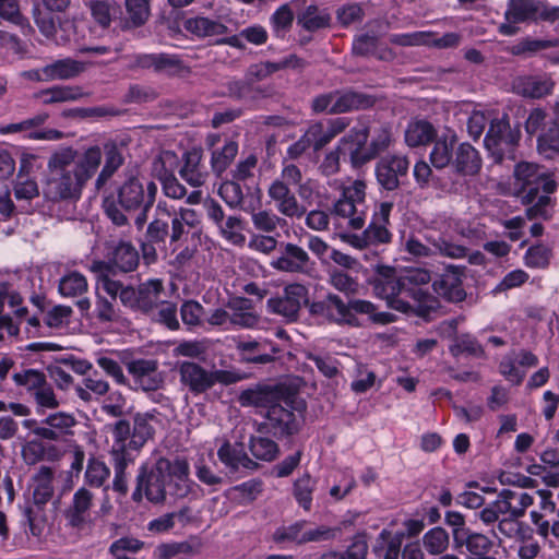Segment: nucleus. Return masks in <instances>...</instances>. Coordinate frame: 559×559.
Masks as SVG:
<instances>
[{
  "instance_id": "f257e3e1",
  "label": "nucleus",
  "mask_w": 559,
  "mask_h": 559,
  "mask_svg": "<svg viewBox=\"0 0 559 559\" xmlns=\"http://www.w3.org/2000/svg\"><path fill=\"white\" fill-rule=\"evenodd\" d=\"M156 194L157 186L154 181L131 171L126 175L123 182L118 188V204L112 199H106L104 210L117 226L128 223L122 210L139 212L134 223L138 229H142L147 221V213L155 203Z\"/></svg>"
},
{
  "instance_id": "f03ea898",
  "label": "nucleus",
  "mask_w": 559,
  "mask_h": 559,
  "mask_svg": "<svg viewBox=\"0 0 559 559\" xmlns=\"http://www.w3.org/2000/svg\"><path fill=\"white\" fill-rule=\"evenodd\" d=\"M309 312L321 321L349 326L360 325L357 313L369 316L371 321L378 324H388L396 320L393 313L377 312L371 301L357 298L345 301L333 293L309 304Z\"/></svg>"
},
{
  "instance_id": "7ed1b4c3",
  "label": "nucleus",
  "mask_w": 559,
  "mask_h": 559,
  "mask_svg": "<svg viewBox=\"0 0 559 559\" xmlns=\"http://www.w3.org/2000/svg\"><path fill=\"white\" fill-rule=\"evenodd\" d=\"M368 132L366 128L352 129L347 136L344 138V145L349 142V158L354 166H361L373 159L380 153L386 151L392 142L393 135L389 127H380L374 130L369 146H366Z\"/></svg>"
},
{
  "instance_id": "20e7f679",
  "label": "nucleus",
  "mask_w": 559,
  "mask_h": 559,
  "mask_svg": "<svg viewBox=\"0 0 559 559\" xmlns=\"http://www.w3.org/2000/svg\"><path fill=\"white\" fill-rule=\"evenodd\" d=\"M376 296L385 299L389 308L407 313L414 309L403 297L406 287L403 276H397L395 269L386 265H377L374 277L371 281Z\"/></svg>"
},
{
  "instance_id": "39448f33",
  "label": "nucleus",
  "mask_w": 559,
  "mask_h": 559,
  "mask_svg": "<svg viewBox=\"0 0 559 559\" xmlns=\"http://www.w3.org/2000/svg\"><path fill=\"white\" fill-rule=\"evenodd\" d=\"M365 198V182L354 181L350 186L344 188L342 198L334 204L333 214L346 219L347 226L352 229H361L367 215Z\"/></svg>"
},
{
  "instance_id": "423d86ee",
  "label": "nucleus",
  "mask_w": 559,
  "mask_h": 559,
  "mask_svg": "<svg viewBox=\"0 0 559 559\" xmlns=\"http://www.w3.org/2000/svg\"><path fill=\"white\" fill-rule=\"evenodd\" d=\"M514 176L516 185L520 187L519 197L523 204L533 203L540 189L549 194L557 187L555 180L535 164L519 163L515 166Z\"/></svg>"
},
{
  "instance_id": "0eeeda50",
  "label": "nucleus",
  "mask_w": 559,
  "mask_h": 559,
  "mask_svg": "<svg viewBox=\"0 0 559 559\" xmlns=\"http://www.w3.org/2000/svg\"><path fill=\"white\" fill-rule=\"evenodd\" d=\"M170 467V460L160 457L156 461L154 467L146 474L145 467L141 468L136 477V488L132 493V499L136 502L142 500V490L145 497L153 503H160L167 495V480Z\"/></svg>"
},
{
  "instance_id": "6e6552de",
  "label": "nucleus",
  "mask_w": 559,
  "mask_h": 559,
  "mask_svg": "<svg viewBox=\"0 0 559 559\" xmlns=\"http://www.w3.org/2000/svg\"><path fill=\"white\" fill-rule=\"evenodd\" d=\"M44 195L51 201H60L70 197L69 148L57 152L49 158Z\"/></svg>"
},
{
  "instance_id": "1a4fd4ad",
  "label": "nucleus",
  "mask_w": 559,
  "mask_h": 559,
  "mask_svg": "<svg viewBox=\"0 0 559 559\" xmlns=\"http://www.w3.org/2000/svg\"><path fill=\"white\" fill-rule=\"evenodd\" d=\"M276 403L266 412V425L276 437L292 436L299 431L302 423L304 403L284 401Z\"/></svg>"
},
{
  "instance_id": "9d476101",
  "label": "nucleus",
  "mask_w": 559,
  "mask_h": 559,
  "mask_svg": "<svg viewBox=\"0 0 559 559\" xmlns=\"http://www.w3.org/2000/svg\"><path fill=\"white\" fill-rule=\"evenodd\" d=\"M518 141L519 133L511 130L507 119L501 118L491 121L484 142L496 162H502L506 157L514 159L513 152Z\"/></svg>"
},
{
  "instance_id": "9b49d317",
  "label": "nucleus",
  "mask_w": 559,
  "mask_h": 559,
  "mask_svg": "<svg viewBox=\"0 0 559 559\" xmlns=\"http://www.w3.org/2000/svg\"><path fill=\"white\" fill-rule=\"evenodd\" d=\"M308 288L300 283H292L284 287L283 295L272 297L266 307L270 312L282 316L289 321L298 318L304 304L308 302Z\"/></svg>"
},
{
  "instance_id": "f8f14e48",
  "label": "nucleus",
  "mask_w": 559,
  "mask_h": 559,
  "mask_svg": "<svg viewBox=\"0 0 559 559\" xmlns=\"http://www.w3.org/2000/svg\"><path fill=\"white\" fill-rule=\"evenodd\" d=\"M504 16L509 23H523L538 19L556 21L559 19V7L548 8L536 0H509Z\"/></svg>"
},
{
  "instance_id": "ddd939ff",
  "label": "nucleus",
  "mask_w": 559,
  "mask_h": 559,
  "mask_svg": "<svg viewBox=\"0 0 559 559\" xmlns=\"http://www.w3.org/2000/svg\"><path fill=\"white\" fill-rule=\"evenodd\" d=\"M313 264L308 252L292 242L282 243L281 255L270 263L276 271L296 274H309Z\"/></svg>"
},
{
  "instance_id": "4468645a",
  "label": "nucleus",
  "mask_w": 559,
  "mask_h": 559,
  "mask_svg": "<svg viewBox=\"0 0 559 559\" xmlns=\"http://www.w3.org/2000/svg\"><path fill=\"white\" fill-rule=\"evenodd\" d=\"M409 160L404 155H386L376 165V177L379 185L392 191L399 188L400 178L407 175Z\"/></svg>"
},
{
  "instance_id": "2eb2a0df",
  "label": "nucleus",
  "mask_w": 559,
  "mask_h": 559,
  "mask_svg": "<svg viewBox=\"0 0 559 559\" xmlns=\"http://www.w3.org/2000/svg\"><path fill=\"white\" fill-rule=\"evenodd\" d=\"M267 197L283 217L301 218L306 215V207L283 181H272L267 189Z\"/></svg>"
},
{
  "instance_id": "dca6fc26",
  "label": "nucleus",
  "mask_w": 559,
  "mask_h": 559,
  "mask_svg": "<svg viewBox=\"0 0 559 559\" xmlns=\"http://www.w3.org/2000/svg\"><path fill=\"white\" fill-rule=\"evenodd\" d=\"M389 40L391 44L402 47L435 46L438 48H452L459 46L461 35L457 33H447L439 38H435L431 32H413L393 34Z\"/></svg>"
},
{
  "instance_id": "f3484780",
  "label": "nucleus",
  "mask_w": 559,
  "mask_h": 559,
  "mask_svg": "<svg viewBox=\"0 0 559 559\" xmlns=\"http://www.w3.org/2000/svg\"><path fill=\"white\" fill-rule=\"evenodd\" d=\"M127 370L134 384L143 391H156L164 384V376L154 359H136L127 362Z\"/></svg>"
},
{
  "instance_id": "a211bd4d",
  "label": "nucleus",
  "mask_w": 559,
  "mask_h": 559,
  "mask_svg": "<svg viewBox=\"0 0 559 559\" xmlns=\"http://www.w3.org/2000/svg\"><path fill=\"white\" fill-rule=\"evenodd\" d=\"M180 383L192 394L199 395L213 386L212 371L193 361H180L177 365Z\"/></svg>"
},
{
  "instance_id": "6ab92c4d",
  "label": "nucleus",
  "mask_w": 559,
  "mask_h": 559,
  "mask_svg": "<svg viewBox=\"0 0 559 559\" xmlns=\"http://www.w3.org/2000/svg\"><path fill=\"white\" fill-rule=\"evenodd\" d=\"M463 274L464 267L449 265L439 280L433 282L435 292L449 301H462L465 298Z\"/></svg>"
},
{
  "instance_id": "aec40b11",
  "label": "nucleus",
  "mask_w": 559,
  "mask_h": 559,
  "mask_svg": "<svg viewBox=\"0 0 559 559\" xmlns=\"http://www.w3.org/2000/svg\"><path fill=\"white\" fill-rule=\"evenodd\" d=\"M10 313L22 319L27 314V309L22 306V297L15 292H0V330L10 336L19 334V326L10 317Z\"/></svg>"
},
{
  "instance_id": "412c9836",
  "label": "nucleus",
  "mask_w": 559,
  "mask_h": 559,
  "mask_svg": "<svg viewBox=\"0 0 559 559\" xmlns=\"http://www.w3.org/2000/svg\"><path fill=\"white\" fill-rule=\"evenodd\" d=\"M233 330L255 329L261 317L257 312L253 301L246 297H234L228 300Z\"/></svg>"
},
{
  "instance_id": "4be33fe9",
  "label": "nucleus",
  "mask_w": 559,
  "mask_h": 559,
  "mask_svg": "<svg viewBox=\"0 0 559 559\" xmlns=\"http://www.w3.org/2000/svg\"><path fill=\"white\" fill-rule=\"evenodd\" d=\"M189 474L190 468L187 460L177 457L170 461L167 493L175 498H186L192 491L193 486Z\"/></svg>"
},
{
  "instance_id": "5701e85b",
  "label": "nucleus",
  "mask_w": 559,
  "mask_h": 559,
  "mask_svg": "<svg viewBox=\"0 0 559 559\" xmlns=\"http://www.w3.org/2000/svg\"><path fill=\"white\" fill-rule=\"evenodd\" d=\"M107 250L109 265L123 273L132 272L139 264V252L131 242H112Z\"/></svg>"
},
{
  "instance_id": "b1692460",
  "label": "nucleus",
  "mask_w": 559,
  "mask_h": 559,
  "mask_svg": "<svg viewBox=\"0 0 559 559\" xmlns=\"http://www.w3.org/2000/svg\"><path fill=\"white\" fill-rule=\"evenodd\" d=\"M75 167L73 170L76 183L82 187L87 180H90L102 162V151L97 145L90 146L82 153L76 152L72 156Z\"/></svg>"
},
{
  "instance_id": "393cba45",
  "label": "nucleus",
  "mask_w": 559,
  "mask_h": 559,
  "mask_svg": "<svg viewBox=\"0 0 559 559\" xmlns=\"http://www.w3.org/2000/svg\"><path fill=\"white\" fill-rule=\"evenodd\" d=\"M453 540L456 548H466L467 559H491L489 552L492 548V542L481 533L467 531L463 536L455 531L453 532Z\"/></svg>"
},
{
  "instance_id": "a878e982",
  "label": "nucleus",
  "mask_w": 559,
  "mask_h": 559,
  "mask_svg": "<svg viewBox=\"0 0 559 559\" xmlns=\"http://www.w3.org/2000/svg\"><path fill=\"white\" fill-rule=\"evenodd\" d=\"M219 461L230 471L237 472L241 468L253 471L258 464L245 452L242 445L231 444L225 441L217 451Z\"/></svg>"
},
{
  "instance_id": "bb28decb",
  "label": "nucleus",
  "mask_w": 559,
  "mask_h": 559,
  "mask_svg": "<svg viewBox=\"0 0 559 559\" xmlns=\"http://www.w3.org/2000/svg\"><path fill=\"white\" fill-rule=\"evenodd\" d=\"M183 166L180 169L181 178L192 187H201L207 178V171L202 165V152L191 150L185 154Z\"/></svg>"
},
{
  "instance_id": "cd10ccee",
  "label": "nucleus",
  "mask_w": 559,
  "mask_h": 559,
  "mask_svg": "<svg viewBox=\"0 0 559 559\" xmlns=\"http://www.w3.org/2000/svg\"><path fill=\"white\" fill-rule=\"evenodd\" d=\"M404 138L409 147L426 146L437 138V130L428 120L413 119L405 129Z\"/></svg>"
},
{
  "instance_id": "c85d7f7f",
  "label": "nucleus",
  "mask_w": 559,
  "mask_h": 559,
  "mask_svg": "<svg viewBox=\"0 0 559 559\" xmlns=\"http://www.w3.org/2000/svg\"><path fill=\"white\" fill-rule=\"evenodd\" d=\"M277 392L271 386L257 385L254 388L242 391L238 397V401L241 406L265 408L267 412L270 407L277 403Z\"/></svg>"
},
{
  "instance_id": "c756f323",
  "label": "nucleus",
  "mask_w": 559,
  "mask_h": 559,
  "mask_svg": "<svg viewBox=\"0 0 559 559\" xmlns=\"http://www.w3.org/2000/svg\"><path fill=\"white\" fill-rule=\"evenodd\" d=\"M452 165L457 174L474 176L481 168V159L478 152L469 143H461L455 151Z\"/></svg>"
},
{
  "instance_id": "7c9ffc66",
  "label": "nucleus",
  "mask_w": 559,
  "mask_h": 559,
  "mask_svg": "<svg viewBox=\"0 0 559 559\" xmlns=\"http://www.w3.org/2000/svg\"><path fill=\"white\" fill-rule=\"evenodd\" d=\"M183 28L198 38L224 35L228 31L222 22L201 15L186 19Z\"/></svg>"
},
{
  "instance_id": "2f4dec72",
  "label": "nucleus",
  "mask_w": 559,
  "mask_h": 559,
  "mask_svg": "<svg viewBox=\"0 0 559 559\" xmlns=\"http://www.w3.org/2000/svg\"><path fill=\"white\" fill-rule=\"evenodd\" d=\"M165 295L163 281L152 278L141 283L138 287L136 296L139 298V310L142 312H150L157 308L163 302L162 298Z\"/></svg>"
},
{
  "instance_id": "473e14b6",
  "label": "nucleus",
  "mask_w": 559,
  "mask_h": 559,
  "mask_svg": "<svg viewBox=\"0 0 559 559\" xmlns=\"http://www.w3.org/2000/svg\"><path fill=\"white\" fill-rule=\"evenodd\" d=\"M242 211L251 214L252 225L260 233L272 234L278 228L287 226L286 219L271 210H257L251 204L250 206H242Z\"/></svg>"
},
{
  "instance_id": "72a5a7b5",
  "label": "nucleus",
  "mask_w": 559,
  "mask_h": 559,
  "mask_svg": "<svg viewBox=\"0 0 559 559\" xmlns=\"http://www.w3.org/2000/svg\"><path fill=\"white\" fill-rule=\"evenodd\" d=\"M374 99L362 93H335L332 114H342L350 110L366 109L373 106Z\"/></svg>"
},
{
  "instance_id": "f704fd0d",
  "label": "nucleus",
  "mask_w": 559,
  "mask_h": 559,
  "mask_svg": "<svg viewBox=\"0 0 559 559\" xmlns=\"http://www.w3.org/2000/svg\"><path fill=\"white\" fill-rule=\"evenodd\" d=\"M47 427H36L34 433L50 440H59L70 432V416L66 413H56L46 418Z\"/></svg>"
},
{
  "instance_id": "c9c22d12",
  "label": "nucleus",
  "mask_w": 559,
  "mask_h": 559,
  "mask_svg": "<svg viewBox=\"0 0 559 559\" xmlns=\"http://www.w3.org/2000/svg\"><path fill=\"white\" fill-rule=\"evenodd\" d=\"M455 142V134H442L436 138L429 155L430 163L433 167L442 169L453 160V147Z\"/></svg>"
},
{
  "instance_id": "e433bc0d",
  "label": "nucleus",
  "mask_w": 559,
  "mask_h": 559,
  "mask_svg": "<svg viewBox=\"0 0 559 559\" xmlns=\"http://www.w3.org/2000/svg\"><path fill=\"white\" fill-rule=\"evenodd\" d=\"M331 15L325 9L314 4L308 5L298 13L297 23L308 32H316L330 25Z\"/></svg>"
},
{
  "instance_id": "4c0bfd02",
  "label": "nucleus",
  "mask_w": 559,
  "mask_h": 559,
  "mask_svg": "<svg viewBox=\"0 0 559 559\" xmlns=\"http://www.w3.org/2000/svg\"><path fill=\"white\" fill-rule=\"evenodd\" d=\"M552 86L554 84L549 80L533 76L520 78L514 84L518 94L530 98H540L550 94Z\"/></svg>"
},
{
  "instance_id": "58836bf2",
  "label": "nucleus",
  "mask_w": 559,
  "mask_h": 559,
  "mask_svg": "<svg viewBox=\"0 0 559 559\" xmlns=\"http://www.w3.org/2000/svg\"><path fill=\"white\" fill-rule=\"evenodd\" d=\"M123 164V156L116 144L105 145V164L96 179V188L99 190Z\"/></svg>"
},
{
  "instance_id": "ea45409f",
  "label": "nucleus",
  "mask_w": 559,
  "mask_h": 559,
  "mask_svg": "<svg viewBox=\"0 0 559 559\" xmlns=\"http://www.w3.org/2000/svg\"><path fill=\"white\" fill-rule=\"evenodd\" d=\"M227 95L237 100L255 102L265 96L261 87L254 86L247 78L226 83Z\"/></svg>"
},
{
  "instance_id": "a19ab883",
  "label": "nucleus",
  "mask_w": 559,
  "mask_h": 559,
  "mask_svg": "<svg viewBox=\"0 0 559 559\" xmlns=\"http://www.w3.org/2000/svg\"><path fill=\"white\" fill-rule=\"evenodd\" d=\"M521 518L522 516H514L511 513H507L506 516L498 522L496 530L492 531L493 535L497 538L503 536L513 540L519 539L531 528L527 523L519 520Z\"/></svg>"
},
{
  "instance_id": "79ce46f5",
  "label": "nucleus",
  "mask_w": 559,
  "mask_h": 559,
  "mask_svg": "<svg viewBox=\"0 0 559 559\" xmlns=\"http://www.w3.org/2000/svg\"><path fill=\"white\" fill-rule=\"evenodd\" d=\"M308 525L307 521H297L288 525L278 526L273 535L272 540L276 544H304V528Z\"/></svg>"
},
{
  "instance_id": "37998d69",
  "label": "nucleus",
  "mask_w": 559,
  "mask_h": 559,
  "mask_svg": "<svg viewBox=\"0 0 559 559\" xmlns=\"http://www.w3.org/2000/svg\"><path fill=\"white\" fill-rule=\"evenodd\" d=\"M219 235L234 246H243L246 236L243 235V221L238 216H228L217 226Z\"/></svg>"
},
{
  "instance_id": "c03bdc74",
  "label": "nucleus",
  "mask_w": 559,
  "mask_h": 559,
  "mask_svg": "<svg viewBox=\"0 0 559 559\" xmlns=\"http://www.w3.org/2000/svg\"><path fill=\"white\" fill-rule=\"evenodd\" d=\"M178 164L179 158L176 153L164 151L153 159L151 167L152 175L158 180L164 181L174 176Z\"/></svg>"
},
{
  "instance_id": "a18cd8bd",
  "label": "nucleus",
  "mask_w": 559,
  "mask_h": 559,
  "mask_svg": "<svg viewBox=\"0 0 559 559\" xmlns=\"http://www.w3.org/2000/svg\"><path fill=\"white\" fill-rule=\"evenodd\" d=\"M506 497H508L506 493H498L495 501L479 511L478 518L486 526L497 525L501 520L500 515L509 513L511 504H509Z\"/></svg>"
},
{
  "instance_id": "49530a36",
  "label": "nucleus",
  "mask_w": 559,
  "mask_h": 559,
  "mask_svg": "<svg viewBox=\"0 0 559 559\" xmlns=\"http://www.w3.org/2000/svg\"><path fill=\"white\" fill-rule=\"evenodd\" d=\"M93 493L85 489H79L73 498L72 526H78L91 521L88 510L92 506Z\"/></svg>"
},
{
  "instance_id": "de8ad7c7",
  "label": "nucleus",
  "mask_w": 559,
  "mask_h": 559,
  "mask_svg": "<svg viewBox=\"0 0 559 559\" xmlns=\"http://www.w3.org/2000/svg\"><path fill=\"white\" fill-rule=\"evenodd\" d=\"M114 467L112 489L124 496L128 492L127 468L133 464L132 455H110Z\"/></svg>"
},
{
  "instance_id": "09e8293b",
  "label": "nucleus",
  "mask_w": 559,
  "mask_h": 559,
  "mask_svg": "<svg viewBox=\"0 0 559 559\" xmlns=\"http://www.w3.org/2000/svg\"><path fill=\"white\" fill-rule=\"evenodd\" d=\"M114 442L109 451L110 455H131L129 441L131 439L130 425L126 420H119L112 429Z\"/></svg>"
},
{
  "instance_id": "8fccbe9b",
  "label": "nucleus",
  "mask_w": 559,
  "mask_h": 559,
  "mask_svg": "<svg viewBox=\"0 0 559 559\" xmlns=\"http://www.w3.org/2000/svg\"><path fill=\"white\" fill-rule=\"evenodd\" d=\"M449 534L442 527H433L423 536L424 548L430 555H442L449 547Z\"/></svg>"
},
{
  "instance_id": "3c124183",
  "label": "nucleus",
  "mask_w": 559,
  "mask_h": 559,
  "mask_svg": "<svg viewBox=\"0 0 559 559\" xmlns=\"http://www.w3.org/2000/svg\"><path fill=\"white\" fill-rule=\"evenodd\" d=\"M316 488V480L308 474L297 478L293 486V495L300 507L310 510L312 502V492Z\"/></svg>"
},
{
  "instance_id": "603ef678",
  "label": "nucleus",
  "mask_w": 559,
  "mask_h": 559,
  "mask_svg": "<svg viewBox=\"0 0 559 559\" xmlns=\"http://www.w3.org/2000/svg\"><path fill=\"white\" fill-rule=\"evenodd\" d=\"M249 449L255 459L266 462L276 459L280 452L276 442L265 437H252Z\"/></svg>"
},
{
  "instance_id": "864d4df0",
  "label": "nucleus",
  "mask_w": 559,
  "mask_h": 559,
  "mask_svg": "<svg viewBox=\"0 0 559 559\" xmlns=\"http://www.w3.org/2000/svg\"><path fill=\"white\" fill-rule=\"evenodd\" d=\"M238 153V144L234 141H228L221 150H215L212 153L211 165L215 174L221 175L231 164Z\"/></svg>"
},
{
  "instance_id": "5fc2aeb1",
  "label": "nucleus",
  "mask_w": 559,
  "mask_h": 559,
  "mask_svg": "<svg viewBox=\"0 0 559 559\" xmlns=\"http://www.w3.org/2000/svg\"><path fill=\"white\" fill-rule=\"evenodd\" d=\"M124 5L128 13V21L126 22V26L139 27L148 20V0H127L124 1Z\"/></svg>"
},
{
  "instance_id": "6e6d98bb",
  "label": "nucleus",
  "mask_w": 559,
  "mask_h": 559,
  "mask_svg": "<svg viewBox=\"0 0 559 559\" xmlns=\"http://www.w3.org/2000/svg\"><path fill=\"white\" fill-rule=\"evenodd\" d=\"M514 543L516 545L512 548L520 559H535L542 550L538 540L534 537L532 527Z\"/></svg>"
},
{
  "instance_id": "4d7b16f0",
  "label": "nucleus",
  "mask_w": 559,
  "mask_h": 559,
  "mask_svg": "<svg viewBox=\"0 0 559 559\" xmlns=\"http://www.w3.org/2000/svg\"><path fill=\"white\" fill-rule=\"evenodd\" d=\"M218 194L231 209L242 210V206H250L252 204L243 202L242 189L240 185L235 181L223 182L218 189Z\"/></svg>"
},
{
  "instance_id": "13d9d810",
  "label": "nucleus",
  "mask_w": 559,
  "mask_h": 559,
  "mask_svg": "<svg viewBox=\"0 0 559 559\" xmlns=\"http://www.w3.org/2000/svg\"><path fill=\"white\" fill-rule=\"evenodd\" d=\"M499 493H506V497L511 509L509 513L514 516H524L526 509L534 503V497L524 491H514L510 489H503Z\"/></svg>"
},
{
  "instance_id": "bf43d9fd",
  "label": "nucleus",
  "mask_w": 559,
  "mask_h": 559,
  "mask_svg": "<svg viewBox=\"0 0 559 559\" xmlns=\"http://www.w3.org/2000/svg\"><path fill=\"white\" fill-rule=\"evenodd\" d=\"M153 436V428L148 423V418L145 415L138 414L134 417V425L129 447L134 450L140 449L147 439Z\"/></svg>"
},
{
  "instance_id": "052dcab7",
  "label": "nucleus",
  "mask_w": 559,
  "mask_h": 559,
  "mask_svg": "<svg viewBox=\"0 0 559 559\" xmlns=\"http://www.w3.org/2000/svg\"><path fill=\"white\" fill-rule=\"evenodd\" d=\"M551 249L545 245L532 246L524 255L525 265L533 269H545L549 265Z\"/></svg>"
},
{
  "instance_id": "680f3d73",
  "label": "nucleus",
  "mask_w": 559,
  "mask_h": 559,
  "mask_svg": "<svg viewBox=\"0 0 559 559\" xmlns=\"http://www.w3.org/2000/svg\"><path fill=\"white\" fill-rule=\"evenodd\" d=\"M329 284L336 290L347 295L356 294L359 286L355 278L338 269H332L329 271Z\"/></svg>"
},
{
  "instance_id": "e2e57ef3",
  "label": "nucleus",
  "mask_w": 559,
  "mask_h": 559,
  "mask_svg": "<svg viewBox=\"0 0 559 559\" xmlns=\"http://www.w3.org/2000/svg\"><path fill=\"white\" fill-rule=\"evenodd\" d=\"M530 516L540 537L546 539L551 534L559 538V509L556 512V519L551 521L544 519V515L537 511H532Z\"/></svg>"
},
{
  "instance_id": "0e129e2a",
  "label": "nucleus",
  "mask_w": 559,
  "mask_h": 559,
  "mask_svg": "<svg viewBox=\"0 0 559 559\" xmlns=\"http://www.w3.org/2000/svg\"><path fill=\"white\" fill-rule=\"evenodd\" d=\"M271 25L277 37L284 34L292 27L294 21V12L289 4H282L271 16Z\"/></svg>"
},
{
  "instance_id": "69168bd1",
  "label": "nucleus",
  "mask_w": 559,
  "mask_h": 559,
  "mask_svg": "<svg viewBox=\"0 0 559 559\" xmlns=\"http://www.w3.org/2000/svg\"><path fill=\"white\" fill-rule=\"evenodd\" d=\"M13 190L16 200L29 201L39 195L36 180L28 175L16 176Z\"/></svg>"
},
{
  "instance_id": "338daca9",
  "label": "nucleus",
  "mask_w": 559,
  "mask_h": 559,
  "mask_svg": "<svg viewBox=\"0 0 559 559\" xmlns=\"http://www.w3.org/2000/svg\"><path fill=\"white\" fill-rule=\"evenodd\" d=\"M90 10L94 21L102 27H108L112 16L117 14L115 4L102 0L92 1L90 3Z\"/></svg>"
},
{
  "instance_id": "774afa93",
  "label": "nucleus",
  "mask_w": 559,
  "mask_h": 559,
  "mask_svg": "<svg viewBox=\"0 0 559 559\" xmlns=\"http://www.w3.org/2000/svg\"><path fill=\"white\" fill-rule=\"evenodd\" d=\"M538 150L547 157L559 153V124L554 123L538 138Z\"/></svg>"
}]
</instances>
